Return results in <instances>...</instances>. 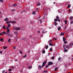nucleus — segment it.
Segmentation results:
<instances>
[{"label":"nucleus","instance_id":"obj_1","mask_svg":"<svg viewBox=\"0 0 73 73\" xmlns=\"http://www.w3.org/2000/svg\"><path fill=\"white\" fill-rule=\"evenodd\" d=\"M6 35H7V36H8V37L10 36V37H13V35L12 34H10V33H6Z\"/></svg>","mask_w":73,"mask_h":73},{"label":"nucleus","instance_id":"obj_2","mask_svg":"<svg viewBox=\"0 0 73 73\" xmlns=\"http://www.w3.org/2000/svg\"><path fill=\"white\" fill-rule=\"evenodd\" d=\"M46 61H45L42 64V67H44L45 65V64L46 63Z\"/></svg>","mask_w":73,"mask_h":73},{"label":"nucleus","instance_id":"obj_3","mask_svg":"<svg viewBox=\"0 0 73 73\" xmlns=\"http://www.w3.org/2000/svg\"><path fill=\"white\" fill-rule=\"evenodd\" d=\"M6 29L7 30L6 31V32H7L6 33H9V31H10V30H9V28L8 27H6Z\"/></svg>","mask_w":73,"mask_h":73},{"label":"nucleus","instance_id":"obj_4","mask_svg":"<svg viewBox=\"0 0 73 73\" xmlns=\"http://www.w3.org/2000/svg\"><path fill=\"white\" fill-rule=\"evenodd\" d=\"M53 64V62H49V63L48 64V65H52Z\"/></svg>","mask_w":73,"mask_h":73},{"label":"nucleus","instance_id":"obj_5","mask_svg":"<svg viewBox=\"0 0 73 73\" xmlns=\"http://www.w3.org/2000/svg\"><path fill=\"white\" fill-rule=\"evenodd\" d=\"M9 20V18H6L5 19H4V21H7Z\"/></svg>","mask_w":73,"mask_h":73},{"label":"nucleus","instance_id":"obj_6","mask_svg":"<svg viewBox=\"0 0 73 73\" xmlns=\"http://www.w3.org/2000/svg\"><path fill=\"white\" fill-rule=\"evenodd\" d=\"M63 41H64V44H65V41H66V40H65V37H63Z\"/></svg>","mask_w":73,"mask_h":73},{"label":"nucleus","instance_id":"obj_7","mask_svg":"<svg viewBox=\"0 0 73 73\" xmlns=\"http://www.w3.org/2000/svg\"><path fill=\"white\" fill-rule=\"evenodd\" d=\"M28 68L29 69H32V66H28Z\"/></svg>","mask_w":73,"mask_h":73},{"label":"nucleus","instance_id":"obj_8","mask_svg":"<svg viewBox=\"0 0 73 73\" xmlns=\"http://www.w3.org/2000/svg\"><path fill=\"white\" fill-rule=\"evenodd\" d=\"M11 23H13V24H15L16 22V21H11Z\"/></svg>","mask_w":73,"mask_h":73},{"label":"nucleus","instance_id":"obj_9","mask_svg":"<svg viewBox=\"0 0 73 73\" xmlns=\"http://www.w3.org/2000/svg\"><path fill=\"white\" fill-rule=\"evenodd\" d=\"M20 28H17L15 29V30L16 31H19V30H20Z\"/></svg>","mask_w":73,"mask_h":73},{"label":"nucleus","instance_id":"obj_10","mask_svg":"<svg viewBox=\"0 0 73 73\" xmlns=\"http://www.w3.org/2000/svg\"><path fill=\"white\" fill-rule=\"evenodd\" d=\"M41 68H42V66L40 65L38 67V69H41Z\"/></svg>","mask_w":73,"mask_h":73},{"label":"nucleus","instance_id":"obj_11","mask_svg":"<svg viewBox=\"0 0 73 73\" xmlns=\"http://www.w3.org/2000/svg\"><path fill=\"white\" fill-rule=\"evenodd\" d=\"M64 33H61L60 34V36H64Z\"/></svg>","mask_w":73,"mask_h":73},{"label":"nucleus","instance_id":"obj_12","mask_svg":"<svg viewBox=\"0 0 73 73\" xmlns=\"http://www.w3.org/2000/svg\"><path fill=\"white\" fill-rule=\"evenodd\" d=\"M64 52H66L67 51H68V50L66 49V47L64 48Z\"/></svg>","mask_w":73,"mask_h":73},{"label":"nucleus","instance_id":"obj_13","mask_svg":"<svg viewBox=\"0 0 73 73\" xmlns=\"http://www.w3.org/2000/svg\"><path fill=\"white\" fill-rule=\"evenodd\" d=\"M70 20H73V17H70Z\"/></svg>","mask_w":73,"mask_h":73},{"label":"nucleus","instance_id":"obj_14","mask_svg":"<svg viewBox=\"0 0 73 73\" xmlns=\"http://www.w3.org/2000/svg\"><path fill=\"white\" fill-rule=\"evenodd\" d=\"M56 19L57 20H58V19H59V17H58V16H57L56 17Z\"/></svg>","mask_w":73,"mask_h":73},{"label":"nucleus","instance_id":"obj_15","mask_svg":"<svg viewBox=\"0 0 73 73\" xmlns=\"http://www.w3.org/2000/svg\"><path fill=\"white\" fill-rule=\"evenodd\" d=\"M37 5H38V6H40V2L37 3Z\"/></svg>","mask_w":73,"mask_h":73},{"label":"nucleus","instance_id":"obj_16","mask_svg":"<svg viewBox=\"0 0 73 73\" xmlns=\"http://www.w3.org/2000/svg\"><path fill=\"white\" fill-rule=\"evenodd\" d=\"M54 24L55 25H57V23H56V22H54Z\"/></svg>","mask_w":73,"mask_h":73},{"label":"nucleus","instance_id":"obj_17","mask_svg":"<svg viewBox=\"0 0 73 73\" xmlns=\"http://www.w3.org/2000/svg\"><path fill=\"white\" fill-rule=\"evenodd\" d=\"M14 11H15V9H13L11 10L12 12H13Z\"/></svg>","mask_w":73,"mask_h":73},{"label":"nucleus","instance_id":"obj_18","mask_svg":"<svg viewBox=\"0 0 73 73\" xmlns=\"http://www.w3.org/2000/svg\"><path fill=\"white\" fill-rule=\"evenodd\" d=\"M3 49H7V47L6 46V47H3Z\"/></svg>","mask_w":73,"mask_h":73},{"label":"nucleus","instance_id":"obj_19","mask_svg":"<svg viewBox=\"0 0 73 73\" xmlns=\"http://www.w3.org/2000/svg\"><path fill=\"white\" fill-rule=\"evenodd\" d=\"M13 7H16V6H17V4H14L13 5Z\"/></svg>","mask_w":73,"mask_h":73},{"label":"nucleus","instance_id":"obj_20","mask_svg":"<svg viewBox=\"0 0 73 73\" xmlns=\"http://www.w3.org/2000/svg\"><path fill=\"white\" fill-rule=\"evenodd\" d=\"M11 27L10 24H8L7 27L9 28V27Z\"/></svg>","mask_w":73,"mask_h":73},{"label":"nucleus","instance_id":"obj_21","mask_svg":"<svg viewBox=\"0 0 73 73\" xmlns=\"http://www.w3.org/2000/svg\"><path fill=\"white\" fill-rule=\"evenodd\" d=\"M0 40L1 41H3V38H0Z\"/></svg>","mask_w":73,"mask_h":73},{"label":"nucleus","instance_id":"obj_22","mask_svg":"<svg viewBox=\"0 0 73 73\" xmlns=\"http://www.w3.org/2000/svg\"><path fill=\"white\" fill-rule=\"evenodd\" d=\"M66 48H67V49H68V48H69V46L67 45L66 46Z\"/></svg>","mask_w":73,"mask_h":73},{"label":"nucleus","instance_id":"obj_23","mask_svg":"<svg viewBox=\"0 0 73 73\" xmlns=\"http://www.w3.org/2000/svg\"><path fill=\"white\" fill-rule=\"evenodd\" d=\"M60 29H61V27H59L58 28V31H60Z\"/></svg>","mask_w":73,"mask_h":73},{"label":"nucleus","instance_id":"obj_24","mask_svg":"<svg viewBox=\"0 0 73 73\" xmlns=\"http://www.w3.org/2000/svg\"><path fill=\"white\" fill-rule=\"evenodd\" d=\"M27 57V55H26V54H25L24 56H23V58H25V57Z\"/></svg>","mask_w":73,"mask_h":73},{"label":"nucleus","instance_id":"obj_25","mask_svg":"<svg viewBox=\"0 0 73 73\" xmlns=\"http://www.w3.org/2000/svg\"><path fill=\"white\" fill-rule=\"evenodd\" d=\"M14 33L15 34H16V35H17V31H15V32Z\"/></svg>","mask_w":73,"mask_h":73},{"label":"nucleus","instance_id":"obj_26","mask_svg":"<svg viewBox=\"0 0 73 73\" xmlns=\"http://www.w3.org/2000/svg\"><path fill=\"white\" fill-rule=\"evenodd\" d=\"M42 53L43 54L45 53V51L44 50H43L42 51Z\"/></svg>","mask_w":73,"mask_h":73},{"label":"nucleus","instance_id":"obj_27","mask_svg":"<svg viewBox=\"0 0 73 73\" xmlns=\"http://www.w3.org/2000/svg\"><path fill=\"white\" fill-rule=\"evenodd\" d=\"M3 34H6V35H7V34H6L7 33H6L5 32V31L3 32Z\"/></svg>","mask_w":73,"mask_h":73},{"label":"nucleus","instance_id":"obj_28","mask_svg":"<svg viewBox=\"0 0 73 73\" xmlns=\"http://www.w3.org/2000/svg\"><path fill=\"white\" fill-rule=\"evenodd\" d=\"M67 8H70V5H69V4H68V5Z\"/></svg>","mask_w":73,"mask_h":73},{"label":"nucleus","instance_id":"obj_29","mask_svg":"<svg viewBox=\"0 0 73 73\" xmlns=\"http://www.w3.org/2000/svg\"><path fill=\"white\" fill-rule=\"evenodd\" d=\"M11 42V39H9L8 40V42Z\"/></svg>","mask_w":73,"mask_h":73},{"label":"nucleus","instance_id":"obj_30","mask_svg":"<svg viewBox=\"0 0 73 73\" xmlns=\"http://www.w3.org/2000/svg\"><path fill=\"white\" fill-rule=\"evenodd\" d=\"M48 48V45H47V46L46 47V49H47Z\"/></svg>","mask_w":73,"mask_h":73},{"label":"nucleus","instance_id":"obj_31","mask_svg":"<svg viewBox=\"0 0 73 73\" xmlns=\"http://www.w3.org/2000/svg\"><path fill=\"white\" fill-rule=\"evenodd\" d=\"M70 23L71 24H72L73 23V21H70Z\"/></svg>","mask_w":73,"mask_h":73},{"label":"nucleus","instance_id":"obj_32","mask_svg":"<svg viewBox=\"0 0 73 73\" xmlns=\"http://www.w3.org/2000/svg\"><path fill=\"white\" fill-rule=\"evenodd\" d=\"M67 28V26H65L64 27V29L65 30Z\"/></svg>","mask_w":73,"mask_h":73},{"label":"nucleus","instance_id":"obj_33","mask_svg":"<svg viewBox=\"0 0 73 73\" xmlns=\"http://www.w3.org/2000/svg\"><path fill=\"white\" fill-rule=\"evenodd\" d=\"M43 72H44V73H47L48 72V71H43Z\"/></svg>","mask_w":73,"mask_h":73},{"label":"nucleus","instance_id":"obj_34","mask_svg":"<svg viewBox=\"0 0 73 73\" xmlns=\"http://www.w3.org/2000/svg\"><path fill=\"white\" fill-rule=\"evenodd\" d=\"M9 72H11V71H12V69H9Z\"/></svg>","mask_w":73,"mask_h":73},{"label":"nucleus","instance_id":"obj_35","mask_svg":"<svg viewBox=\"0 0 73 73\" xmlns=\"http://www.w3.org/2000/svg\"><path fill=\"white\" fill-rule=\"evenodd\" d=\"M65 24H67V21H66V20L65 21Z\"/></svg>","mask_w":73,"mask_h":73},{"label":"nucleus","instance_id":"obj_36","mask_svg":"<svg viewBox=\"0 0 73 73\" xmlns=\"http://www.w3.org/2000/svg\"><path fill=\"white\" fill-rule=\"evenodd\" d=\"M52 42V40H50V41L49 42Z\"/></svg>","mask_w":73,"mask_h":73},{"label":"nucleus","instance_id":"obj_37","mask_svg":"<svg viewBox=\"0 0 73 73\" xmlns=\"http://www.w3.org/2000/svg\"><path fill=\"white\" fill-rule=\"evenodd\" d=\"M40 23H42V21L41 20V19L40 20Z\"/></svg>","mask_w":73,"mask_h":73},{"label":"nucleus","instance_id":"obj_38","mask_svg":"<svg viewBox=\"0 0 73 73\" xmlns=\"http://www.w3.org/2000/svg\"><path fill=\"white\" fill-rule=\"evenodd\" d=\"M33 15H35L36 14V13L35 12H33Z\"/></svg>","mask_w":73,"mask_h":73},{"label":"nucleus","instance_id":"obj_39","mask_svg":"<svg viewBox=\"0 0 73 73\" xmlns=\"http://www.w3.org/2000/svg\"><path fill=\"white\" fill-rule=\"evenodd\" d=\"M57 69H58V68H55V71H57Z\"/></svg>","mask_w":73,"mask_h":73},{"label":"nucleus","instance_id":"obj_40","mask_svg":"<svg viewBox=\"0 0 73 73\" xmlns=\"http://www.w3.org/2000/svg\"><path fill=\"white\" fill-rule=\"evenodd\" d=\"M54 21H57V19H54Z\"/></svg>","mask_w":73,"mask_h":73},{"label":"nucleus","instance_id":"obj_41","mask_svg":"<svg viewBox=\"0 0 73 73\" xmlns=\"http://www.w3.org/2000/svg\"><path fill=\"white\" fill-rule=\"evenodd\" d=\"M73 45V43H71V44H70V46H72Z\"/></svg>","mask_w":73,"mask_h":73},{"label":"nucleus","instance_id":"obj_42","mask_svg":"<svg viewBox=\"0 0 73 73\" xmlns=\"http://www.w3.org/2000/svg\"><path fill=\"white\" fill-rule=\"evenodd\" d=\"M54 57H53L51 59L52 60H54Z\"/></svg>","mask_w":73,"mask_h":73},{"label":"nucleus","instance_id":"obj_43","mask_svg":"<svg viewBox=\"0 0 73 73\" xmlns=\"http://www.w3.org/2000/svg\"><path fill=\"white\" fill-rule=\"evenodd\" d=\"M0 2L3 3V0H0Z\"/></svg>","mask_w":73,"mask_h":73},{"label":"nucleus","instance_id":"obj_44","mask_svg":"<svg viewBox=\"0 0 73 73\" xmlns=\"http://www.w3.org/2000/svg\"><path fill=\"white\" fill-rule=\"evenodd\" d=\"M2 33H3L2 32H1V33H0V35H1V36H3V34H2Z\"/></svg>","mask_w":73,"mask_h":73},{"label":"nucleus","instance_id":"obj_45","mask_svg":"<svg viewBox=\"0 0 73 73\" xmlns=\"http://www.w3.org/2000/svg\"><path fill=\"white\" fill-rule=\"evenodd\" d=\"M2 28H3L4 29H6L5 27H4V26H3Z\"/></svg>","mask_w":73,"mask_h":73},{"label":"nucleus","instance_id":"obj_46","mask_svg":"<svg viewBox=\"0 0 73 73\" xmlns=\"http://www.w3.org/2000/svg\"><path fill=\"white\" fill-rule=\"evenodd\" d=\"M52 48H50V52H52Z\"/></svg>","mask_w":73,"mask_h":73},{"label":"nucleus","instance_id":"obj_47","mask_svg":"<svg viewBox=\"0 0 73 73\" xmlns=\"http://www.w3.org/2000/svg\"><path fill=\"white\" fill-rule=\"evenodd\" d=\"M20 54H22L23 53V52L22 51H20Z\"/></svg>","mask_w":73,"mask_h":73},{"label":"nucleus","instance_id":"obj_48","mask_svg":"<svg viewBox=\"0 0 73 73\" xmlns=\"http://www.w3.org/2000/svg\"><path fill=\"white\" fill-rule=\"evenodd\" d=\"M48 66H49V65L48 64V65L46 66V68H48Z\"/></svg>","mask_w":73,"mask_h":73},{"label":"nucleus","instance_id":"obj_49","mask_svg":"<svg viewBox=\"0 0 73 73\" xmlns=\"http://www.w3.org/2000/svg\"><path fill=\"white\" fill-rule=\"evenodd\" d=\"M65 46H66V45L65 44L63 46V48H65Z\"/></svg>","mask_w":73,"mask_h":73},{"label":"nucleus","instance_id":"obj_50","mask_svg":"<svg viewBox=\"0 0 73 73\" xmlns=\"http://www.w3.org/2000/svg\"><path fill=\"white\" fill-rule=\"evenodd\" d=\"M13 49H16V47L15 46H14L13 47Z\"/></svg>","mask_w":73,"mask_h":73},{"label":"nucleus","instance_id":"obj_51","mask_svg":"<svg viewBox=\"0 0 73 73\" xmlns=\"http://www.w3.org/2000/svg\"><path fill=\"white\" fill-rule=\"evenodd\" d=\"M5 72V70H3L2 71V73H4V72Z\"/></svg>","mask_w":73,"mask_h":73},{"label":"nucleus","instance_id":"obj_52","mask_svg":"<svg viewBox=\"0 0 73 73\" xmlns=\"http://www.w3.org/2000/svg\"><path fill=\"white\" fill-rule=\"evenodd\" d=\"M61 59V58H58V60H59V61H60V59Z\"/></svg>","mask_w":73,"mask_h":73},{"label":"nucleus","instance_id":"obj_53","mask_svg":"<svg viewBox=\"0 0 73 73\" xmlns=\"http://www.w3.org/2000/svg\"><path fill=\"white\" fill-rule=\"evenodd\" d=\"M52 43H50V44H49V45H50V46H52Z\"/></svg>","mask_w":73,"mask_h":73},{"label":"nucleus","instance_id":"obj_54","mask_svg":"<svg viewBox=\"0 0 73 73\" xmlns=\"http://www.w3.org/2000/svg\"><path fill=\"white\" fill-rule=\"evenodd\" d=\"M57 40V39L56 38H54L53 39V40Z\"/></svg>","mask_w":73,"mask_h":73},{"label":"nucleus","instance_id":"obj_55","mask_svg":"<svg viewBox=\"0 0 73 73\" xmlns=\"http://www.w3.org/2000/svg\"><path fill=\"white\" fill-rule=\"evenodd\" d=\"M3 53V52H2V51H0V53L1 54V53Z\"/></svg>","mask_w":73,"mask_h":73},{"label":"nucleus","instance_id":"obj_56","mask_svg":"<svg viewBox=\"0 0 73 73\" xmlns=\"http://www.w3.org/2000/svg\"><path fill=\"white\" fill-rule=\"evenodd\" d=\"M69 11L70 12H72V11L70 10H69Z\"/></svg>","mask_w":73,"mask_h":73},{"label":"nucleus","instance_id":"obj_57","mask_svg":"<svg viewBox=\"0 0 73 73\" xmlns=\"http://www.w3.org/2000/svg\"><path fill=\"white\" fill-rule=\"evenodd\" d=\"M7 24H9V22H8V21H7Z\"/></svg>","mask_w":73,"mask_h":73},{"label":"nucleus","instance_id":"obj_58","mask_svg":"<svg viewBox=\"0 0 73 73\" xmlns=\"http://www.w3.org/2000/svg\"><path fill=\"white\" fill-rule=\"evenodd\" d=\"M2 17V16L0 15V18H1Z\"/></svg>","mask_w":73,"mask_h":73},{"label":"nucleus","instance_id":"obj_59","mask_svg":"<svg viewBox=\"0 0 73 73\" xmlns=\"http://www.w3.org/2000/svg\"><path fill=\"white\" fill-rule=\"evenodd\" d=\"M58 21H60V19H58Z\"/></svg>","mask_w":73,"mask_h":73},{"label":"nucleus","instance_id":"obj_60","mask_svg":"<svg viewBox=\"0 0 73 73\" xmlns=\"http://www.w3.org/2000/svg\"><path fill=\"white\" fill-rule=\"evenodd\" d=\"M25 10H24L23 11V12H25Z\"/></svg>","mask_w":73,"mask_h":73},{"label":"nucleus","instance_id":"obj_61","mask_svg":"<svg viewBox=\"0 0 73 73\" xmlns=\"http://www.w3.org/2000/svg\"><path fill=\"white\" fill-rule=\"evenodd\" d=\"M15 61H17V60H16V59L15 60Z\"/></svg>","mask_w":73,"mask_h":73},{"label":"nucleus","instance_id":"obj_62","mask_svg":"<svg viewBox=\"0 0 73 73\" xmlns=\"http://www.w3.org/2000/svg\"><path fill=\"white\" fill-rule=\"evenodd\" d=\"M14 39H15V40H16V37H15V38Z\"/></svg>","mask_w":73,"mask_h":73},{"label":"nucleus","instance_id":"obj_63","mask_svg":"<svg viewBox=\"0 0 73 73\" xmlns=\"http://www.w3.org/2000/svg\"><path fill=\"white\" fill-rule=\"evenodd\" d=\"M12 68V69H14V67L13 66Z\"/></svg>","mask_w":73,"mask_h":73},{"label":"nucleus","instance_id":"obj_64","mask_svg":"<svg viewBox=\"0 0 73 73\" xmlns=\"http://www.w3.org/2000/svg\"><path fill=\"white\" fill-rule=\"evenodd\" d=\"M65 65V66H66L67 65V64H66Z\"/></svg>","mask_w":73,"mask_h":73}]
</instances>
